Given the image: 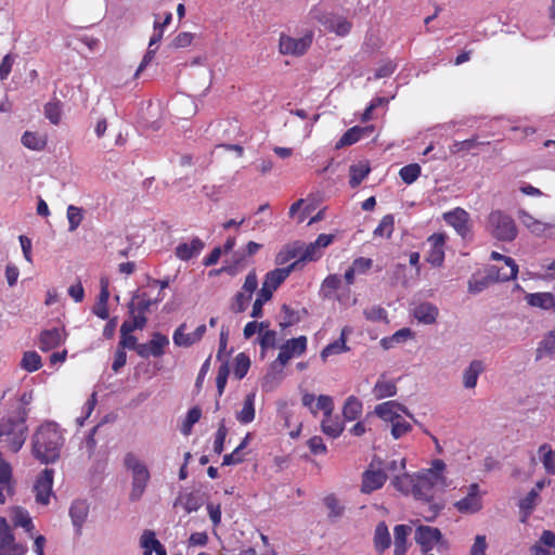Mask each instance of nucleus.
<instances>
[{
    "instance_id": "obj_17",
    "label": "nucleus",
    "mask_w": 555,
    "mask_h": 555,
    "mask_svg": "<svg viewBox=\"0 0 555 555\" xmlns=\"http://www.w3.org/2000/svg\"><path fill=\"white\" fill-rule=\"evenodd\" d=\"M186 323L180 324L172 335L173 344L178 347L182 348H189L196 343H198L205 335L207 327L205 324L198 325L194 332L192 333H185L186 332Z\"/></svg>"
},
{
    "instance_id": "obj_26",
    "label": "nucleus",
    "mask_w": 555,
    "mask_h": 555,
    "mask_svg": "<svg viewBox=\"0 0 555 555\" xmlns=\"http://www.w3.org/2000/svg\"><path fill=\"white\" fill-rule=\"evenodd\" d=\"M203 248L204 242L198 237H193L190 242L178 244L175 254L180 260L188 261L199 255Z\"/></svg>"
},
{
    "instance_id": "obj_49",
    "label": "nucleus",
    "mask_w": 555,
    "mask_h": 555,
    "mask_svg": "<svg viewBox=\"0 0 555 555\" xmlns=\"http://www.w3.org/2000/svg\"><path fill=\"white\" fill-rule=\"evenodd\" d=\"M487 276L477 278L473 275L468 281V292L470 294H479L483 292L490 284V282H496L493 278H490L489 270L487 271Z\"/></svg>"
},
{
    "instance_id": "obj_54",
    "label": "nucleus",
    "mask_w": 555,
    "mask_h": 555,
    "mask_svg": "<svg viewBox=\"0 0 555 555\" xmlns=\"http://www.w3.org/2000/svg\"><path fill=\"white\" fill-rule=\"evenodd\" d=\"M406 461L404 457L393 459L387 462H384V472L392 474V478L398 475H403L405 473Z\"/></svg>"
},
{
    "instance_id": "obj_43",
    "label": "nucleus",
    "mask_w": 555,
    "mask_h": 555,
    "mask_svg": "<svg viewBox=\"0 0 555 555\" xmlns=\"http://www.w3.org/2000/svg\"><path fill=\"white\" fill-rule=\"evenodd\" d=\"M175 505H181L186 513H193L201 508L202 500L196 493L190 492L180 495Z\"/></svg>"
},
{
    "instance_id": "obj_19",
    "label": "nucleus",
    "mask_w": 555,
    "mask_h": 555,
    "mask_svg": "<svg viewBox=\"0 0 555 555\" xmlns=\"http://www.w3.org/2000/svg\"><path fill=\"white\" fill-rule=\"evenodd\" d=\"M169 345V339L160 334L155 333L152 336V339L146 344H140L137 347V353L142 358L149 357H160L165 352V348Z\"/></svg>"
},
{
    "instance_id": "obj_48",
    "label": "nucleus",
    "mask_w": 555,
    "mask_h": 555,
    "mask_svg": "<svg viewBox=\"0 0 555 555\" xmlns=\"http://www.w3.org/2000/svg\"><path fill=\"white\" fill-rule=\"evenodd\" d=\"M541 461L547 474L555 475V451L548 444H542L539 448Z\"/></svg>"
},
{
    "instance_id": "obj_24",
    "label": "nucleus",
    "mask_w": 555,
    "mask_h": 555,
    "mask_svg": "<svg viewBox=\"0 0 555 555\" xmlns=\"http://www.w3.org/2000/svg\"><path fill=\"white\" fill-rule=\"evenodd\" d=\"M517 216L520 223L537 236H542L548 230L555 228V224L546 223L542 220H539L524 209L518 210Z\"/></svg>"
},
{
    "instance_id": "obj_58",
    "label": "nucleus",
    "mask_w": 555,
    "mask_h": 555,
    "mask_svg": "<svg viewBox=\"0 0 555 555\" xmlns=\"http://www.w3.org/2000/svg\"><path fill=\"white\" fill-rule=\"evenodd\" d=\"M271 300V297L259 289L256 296V300L253 304L250 317L253 319H259L263 315V305Z\"/></svg>"
},
{
    "instance_id": "obj_22",
    "label": "nucleus",
    "mask_w": 555,
    "mask_h": 555,
    "mask_svg": "<svg viewBox=\"0 0 555 555\" xmlns=\"http://www.w3.org/2000/svg\"><path fill=\"white\" fill-rule=\"evenodd\" d=\"M66 336L67 335L64 328L54 327L44 330L41 332L39 337V348L42 351L52 350L64 344Z\"/></svg>"
},
{
    "instance_id": "obj_18",
    "label": "nucleus",
    "mask_w": 555,
    "mask_h": 555,
    "mask_svg": "<svg viewBox=\"0 0 555 555\" xmlns=\"http://www.w3.org/2000/svg\"><path fill=\"white\" fill-rule=\"evenodd\" d=\"M443 220L463 238L470 232L469 215L463 208L457 207L451 211L444 212Z\"/></svg>"
},
{
    "instance_id": "obj_30",
    "label": "nucleus",
    "mask_w": 555,
    "mask_h": 555,
    "mask_svg": "<svg viewBox=\"0 0 555 555\" xmlns=\"http://www.w3.org/2000/svg\"><path fill=\"white\" fill-rule=\"evenodd\" d=\"M483 371V362L480 360H473L463 372L464 388L474 389L477 386L478 378Z\"/></svg>"
},
{
    "instance_id": "obj_34",
    "label": "nucleus",
    "mask_w": 555,
    "mask_h": 555,
    "mask_svg": "<svg viewBox=\"0 0 555 555\" xmlns=\"http://www.w3.org/2000/svg\"><path fill=\"white\" fill-rule=\"evenodd\" d=\"M130 320H126L120 326V334L132 333L134 330H142L146 324V317L137 314L134 310V302L129 305Z\"/></svg>"
},
{
    "instance_id": "obj_21",
    "label": "nucleus",
    "mask_w": 555,
    "mask_h": 555,
    "mask_svg": "<svg viewBox=\"0 0 555 555\" xmlns=\"http://www.w3.org/2000/svg\"><path fill=\"white\" fill-rule=\"evenodd\" d=\"M374 411L378 417L387 423L396 421L402 416V414L412 417L405 406L392 400L377 404Z\"/></svg>"
},
{
    "instance_id": "obj_12",
    "label": "nucleus",
    "mask_w": 555,
    "mask_h": 555,
    "mask_svg": "<svg viewBox=\"0 0 555 555\" xmlns=\"http://www.w3.org/2000/svg\"><path fill=\"white\" fill-rule=\"evenodd\" d=\"M53 477L54 470L52 468H44L36 478L33 487L35 500L37 504L47 506L53 496Z\"/></svg>"
},
{
    "instance_id": "obj_23",
    "label": "nucleus",
    "mask_w": 555,
    "mask_h": 555,
    "mask_svg": "<svg viewBox=\"0 0 555 555\" xmlns=\"http://www.w3.org/2000/svg\"><path fill=\"white\" fill-rule=\"evenodd\" d=\"M9 518L14 527L22 528L29 537H34L35 525L27 509L21 506L11 507Z\"/></svg>"
},
{
    "instance_id": "obj_27",
    "label": "nucleus",
    "mask_w": 555,
    "mask_h": 555,
    "mask_svg": "<svg viewBox=\"0 0 555 555\" xmlns=\"http://www.w3.org/2000/svg\"><path fill=\"white\" fill-rule=\"evenodd\" d=\"M89 514V504L85 500H76L69 508V517L77 532H80Z\"/></svg>"
},
{
    "instance_id": "obj_11",
    "label": "nucleus",
    "mask_w": 555,
    "mask_h": 555,
    "mask_svg": "<svg viewBox=\"0 0 555 555\" xmlns=\"http://www.w3.org/2000/svg\"><path fill=\"white\" fill-rule=\"evenodd\" d=\"M313 40V33L307 31L299 38L282 34L279 40V50L283 55L300 56L310 48Z\"/></svg>"
},
{
    "instance_id": "obj_41",
    "label": "nucleus",
    "mask_w": 555,
    "mask_h": 555,
    "mask_svg": "<svg viewBox=\"0 0 555 555\" xmlns=\"http://www.w3.org/2000/svg\"><path fill=\"white\" fill-rule=\"evenodd\" d=\"M371 168L367 163L360 162L351 165L349 168L350 180L349 184L351 188H357L370 173Z\"/></svg>"
},
{
    "instance_id": "obj_38",
    "label": "nucleus",
    "mask_w": 555,
    "mask_h": 555,
    "mask_svg": "<svg viewBox=\"0 0 555 555\" xmlns=\"http://www.w3.org/2000/svg\"><path fill=\"white\" fill-rule=\"evenodd\" d=\"M413 337V332L409 327H403L398 330L391 336L384 337L380 339L379 344L385 349H391L397 345L405 343L408 339Z\"/></svg>"
},
{
    "instance_id": "obj_14",
    "label": "nucleus",
    "mask_w": 555,
    "mask_h": 555,
    "mask_svg": "<svg viewBox=\"0 0 555 555\" xmlns=\"http://www.w3.org/2000/svg\"><path fill=\"white\" fill-rule=\"evenodd\" d=\"M490 259L494 261H503L506 266V271L502 272L499 269V266H491L488 268L490 272V278H493L495 281L506 282L511 280H515L518 274V266L515 260L511 257L501 255L498 251H492L490 255Z\"/></svg>"
},
{
    "instance_id": "obj_63",
    "label": "nucleus",
    "mask_w": 555,
    "mask_h": 555,
    "mask_svg": "<svg viewBox=\"0 0 555 555\" xmlns=\"http://www.w3.org/2000/svg\"><path fill=\"white\" fill-rule=\"evenodd\" d=\"M159 541L155 538V533L151 530H145L141 537V546L144 548L143 555H152L153 548Z\"/></svg>"
},
{
    "instance_id": "obj_4",
    "label": "nucleus",
    "mask_w": 555,
    "mask_h": 555,
    "mask_svg": "<svg viewBox=\"0 0 555 555\" xmlns=\"http://www.w3.org/2000/svg\"><path fill=\"white\" fill-rule=\"evenodd\" d=\"M124 465L131 473L132 489L130 499L137 501L141 498L150 480L147 466L134 453H127L124 457Z\"/></svg>"
},
{
    "instance_id": "obj_29",
    "label": "nucleus",
    "mask_w": 555,
    "mask_h": 555,
    "mask_svg": "<svg viewBox=\"0 0 555 555\" xmlns=\"http://www.w3.org/2000/svg\"><path fill=\"white\" fill-rule=\"evenodd\" d=\"M351 332L349 327H344L340 333V337L335 341L328 344L320 353L323 361H326L328 357L340 354L349 351L347 346V336Z\"/></svg>"
},
{
    "instance_id": "obj_47",
    "label": "nucleus",
    "mask_w": 555,
    "mask_h": 555,
    "mask_svg": "<svg viewBox=\"0 0 555 555\" xmlns=\"http://www.w3.org/2000/svg\"><path fill=\"white\" fill-rule=\"evenodd\" d=\"M540 495L537 491L530 490L528 494L519 502V508L524 514L522 521L532 513L534 507L538 505Z\"/></svg>"
},
{
    "instance_id": "obj_60",
    "label": "nucleus",
    "mask_w": 555,
    "mask_h": 555,
    "mask_svg": "<svg viewBox=\"0 0 555 555\" xmlns=\"http://www.w3.org/2000/svg\"><path fill=\"white\" fill-rule=\"evenodd\" d=\"M314 409H318V412L322 411L324 416H328V415L333 414V411H334L333 398L327 395H320L315 400Z\"/></svg>"
},
{
    "instance_id": "obj_16",
    "label": "nucleus",
    "mask_w": 555,
    "mask_h": 555,
    "mask_svg": "<svg viewBox=\"0 0 555 555\" xmlns=\"http://www.w3.org/2000/svg\"><path fill=\"white\" fill-rule=\"evenodd\" d=\"M307 349V337L299 336L297 338H292L286 340L281 347L280 352L275 362L281 365H285L288 361L294 357H299L306 352Z\"/></svg>"
},
{
    "instance_id": "obj_25",
    "label": "nucleus",
    "mask_w": 555,
    "mask_h": 555,
    "mask_svg": "<svg viewBox=\"0 0 555 555\" xmlns=\"http://www.w3.org/2000/svg\"><path fill=\"white\" fill-rule=\"evenodd\" d=\"M413 317L418 323L431 325L436 323L439 317V309L431 302H420L413 308Z\"/></svg>"
},
{
    "instance_id": "obj_1",
    "label": "nucleus",
    "mask_w": 555,
    "mask_h": 555,
    "mask_svg": "<svg viewBox=\"0 0 555 555\" xmlns=\"http://www.w3.org/2000/svg\"><path fill=\"white\" fill-rule=\"evenodd\" d=\"M447 465L436 459L431 462L429 468L421 469L415 474H403L391 478V486L404 495H412L416 501L428 505L431 516L435 518L443 508L442 502L435 500L438 491H443L449 487L447 478Z\"/></svg>"
},
{
    "instance_id": "obj_62",
    "label": "nucleus",
    "mask_w": 555,
    "mask_h": 555,
    "mask_svg": "<svg viewBox=\"0 0 555 555\" xmlns=\"http://www.w3.org/2000/svg\"><path fill=\"white\" fill-rule=\"evenodd\" d=\"M228 435V429L225 426V421L221 420L218 426V430L216 433L215 441H214V451L217 454H220L223 451V446L225 441V437Z\"/></svg>"
},
{
    "instance_id": "obj_56",
    "label": "nucleus",
    "mask_w": 555,
    "mask_h": 555,
    "mask_svg": "<svg viewBox=\"0 0 555 555\" xmlns=\"http://www.w3.org/2000/svg\"><path fill=\"white\" fill-rule=\"evenodd\" d=\"M201 416H202V411L197 406L192 408L188 412L186 418L181 428V431L184 436H189L191 434L193 425L199 421Z\"/></svg>"
},
{
    "instance_id": "obj_35",
    "label": "nucleus",
    "mask_w": 555,
    "mask_h": 555,
    "mask_svg": "<svg viewBox=\"0 0 555 555\" xmlns=\"http://www.w3.org/2000/svg\"><path fill=\"white\" fill-rule=\"evenodd\" d=\"M372 131V127H359L354 126L348 129L336 144L337 149L343 146L351 145L358 142L361 138L365 137Z\"/></svg>"
},
{
    "instance_id": "obj_7",
    "label": "nucleus",
    "mask_w": 555,
    "mask_h": 555,
    "mask_svg": "<svg viewBox=\"0 0 555 555\" xmlns=\"http://www.w3.org/2000/svg\"><path fill=\"white\" fill-rule=\"evenodd\" d=\"M309 16L311 20L321 23L325 29L335 33L338 36H347L351 30V23L347 18L327 13L320 7L311 9Z\"/></svg>"
},
{
    "instance_id": "obj_50",
    "label": "nucleus",
    "mask_w": 555,
    "mask_h": 555,
    "mask_svg": "<svg viewBox=\"0 0 555 555\" xmlns=\"http://www.w3.org/2000/svg\"><path fill=\"white\" fill-rule=\"evenodd\" d=\"M299 251H300L299 243H295L293 245H287L276 255L275 261L278 264H283L293 259L297 260L299 258Z\"/></svg>"
},
{
    "instance_id": "obj_9",
    "label": "nucleus",
    "mask_w": 555,
    "mask_h": 555,
    "mask_svg": "<svg viewBox=\"0 0 555 555\" xmlns=\"http://www.w3.org/2000/svg\"><path fill=\"white\" fill-rule=\"evenodd\" d=\"M414 539L425 553L431 551L435 546L442 550L448 547L441 531L436 527L420 525L415 530Z\"/></svg>"
},
{
    "instance_id": "obj_40",
    "label": "nucleus",
    "mask_w": 555,
    "mask_h": 555,
    "mask_svg": "<svg viewBox=\"0 0 555 555\" xmlns=\"http://www.w3.org/2000/svg\"><path fill=\"white\" fill-rule=\"evenodd\" d=\"M397 393V386L392 380L386 379L383 376L377 379L373 395L375 399L380 400L384 398L392 397Z\"/></svg>"
},
{
    "instance_id": "obj_3",
    "label": "nucleus",
    "mask_w": 555,
    "mask_h": 555,
    "mask_svg": "<svg viewBox=\"0 0 555 555\" xmlns=\"http://www.w3.org/2000/svg\"><path fill=\"white\" fill-rule=\"evenodd\" d=\"M487 230L492 237L502 242H512L517 237L515 220L507 212L493 210L487 218Z\"/></svg>"
},
{
    "instance_id": "obj_37",
    "label": "nucleus",
    "mask_w": 555,
    "mask_h": 555,
    "mask_svg": "<svg viewBox=\"0 0 555 555\" xmlns=\"http://www.w3.org/2000/svg\"><path fill=\"white\" fill-rule=\"evenodd\" d=\"M256 392L248 393L243 403V408L236 413V420L241 424H249L255 420Z\"/></svg>"
},
{
    "instance_id": "obj_46",
    "label": "nucleus",
    "mask_w": 555,
    "mask_h": 555,
    "mask_svg": "<svg viewBox=\"0 0 555 555\" xmlns=\"http://www.w3.org/2000/svg\"><path fill=\"white\" fill-rule=\"evenodd\" d=\"M66 218L68 221V231L74 232L83 220V209L75 205H69L66 209Z\"/></svg>"
},
{
    "instance_id": "obj_64",
    "label": "nucleus",
    "mask_w": 555,
    "mask_h": 555,
    "mask_svg": "<svg viewBox=\"0 0 555 555\" xmlns=\"http://www.w3.org/2000/svg\"><path fill=\"white\" fill-rule=\"evenodd\" d=\"M364 315L367 320L373 322H386L387 311L380 306H373L364 310Z\"/></svg>"
},
{
    "instance_id": "obj_53",
    "label": "nucleus",
    "mask_w": 555,
    "mask_h": 555,
    "mask_svg": "<svg viewBox=\"0 0 555 555\" xmlns=\"http://www.w3.org/2000/svg\"><path fill=\"white\" fill-rule=\"evenodd\" d=\"M421 171L422 168L418 164H410L400 169L399 176L404 183L412 184L418 179Z\"/></svg>"
},
{
    "instance_id": "obj_57",
    "label": "nucleus",
    "mask_w": 555,
    "mask_h": 555,
    "mask_svg": "<svg viewBox=\"0 0 555 555\" xmlns=\"http://www.w3.org/2000/svg\"><path fill=\"white\" fill-rule=\"evenodd\" d=\"M391 435L395 439H399L409 431H411V424L403 417L400 416L396 421L391 422Z\"/></svg>"
},
{
    "instance_id": "obj_59",
    "label": "nucleus",
    "mask_w": 555,
    "mask_h": 555,
    "mask_svg": "<svg viewBox=\"0 0 555 555\" xmlns=\"http://www.w3.org/2000/svg\"><path fill=\"white\" fill-rule=\"evenodd\" d=\"M96 392H92V395L90 396V398L87 400L82 408L81 415L76 418V423L79 427L83 426L85 421L90 417L96 405Z\"/></svg>"
},
{
    "instance_id": "obj_36",
    "label": "nucleus",
    "mask_w": 555,
    "mask_h": 555,
    "mask_svg": "<svg viewBox=\"0 0 555 555\" xmlns=\"http://www.w3.org/2000/svg\"><path fill=\"white\" fill-rule=\"evenodd\" d=\"M21 141L26 149L31 151H42L48 143L46 134L33 131H25Z\"/></svg>"
},
{
    "instance_id": "obj_39",
    "label": "nucleus",
    "mask_w": 555,
    "mask_h": 555,
    "mask_svg": "<svg viewBox=\"0 0 555 555\" xmlns=\"http://www.w3.org/2000/svg\"><path fill=\"white\" fill-rule=\"evenodd\" d=\"M362 402L354 396H349L343 406V415L345 421L351 422L359 418L362 414Z\"/></svg>"
},
{
    "instance_id": "obj_20",
    "label": "nucleus",
    "mask_w": 555,
    "mask_h": 555,
    "mask_svg": "<svg viewBox=\"0 0 555 555\" xmlns=\"http://www.w3.org/2000/svg\"><path fill=\"white\" fill-rule=\"evenodd\" d=\"M447 236L442 233H435L428 237L430 249L426 260L434 267H441L444 260V245Z\"/></svg>"
},
{
    "instance_id": "obj_5",
    "label": "nucleus",
    "mask_w": 555,
    "mask_h": 555,
    "mask_svg": "<svg viewBox=\"0 0 555 555\" xmlns=\"http://www.w3.org/2000/svg\"><path fill=\"white\" fill-rule=\"evenodd\" d=\"M27 427L24 421L13 422L11 420H0V442H4L12 452L21 450L26 440Z\"/></svg>"
},
{
    "instance_id": "obj_32",
    "label": "nucleus",
    "mask_w": 555,
    "mask_h": 555,
    "mask_svg": "<svg viewBox=\"0 0 555 555\" xmlns=\"http://www.w3.org/2000/svg\"><path fill=\"white\" fill-rule=\"evenodd\" d=\"M373 543L376 552L379 554L390 547L391 537L388 527L384 521L378 522L375 527Z\"/></svg>"
},
{
    "instance_id": "obj_33",
    "label": "nucleus",
    "mask_w": 555,
    "mask_h": 555,
    "mask_svg": "<svg viewBox=\"0 0 555 555\" xmlns=\"http://www.w3.org/2000/svg\"><path fill=\"white\" fill-rule=\"evenodd\" d=\"M525 298L527 304L531 307L543 310L555 309V296L552 293H532L528 294Z\"/></svg>"
},
{
    "instance_id": "obj_10",
    "label": "nucleus",
    "mask_w": 555,
    "mask_h": 555,
    "mask_svg": "<svg viewBox=\"0 0 555 555\" xmlns=\"http://www.w3.org/2000/svg\"><path fill=\"white\" fill-rule=\"evenodd\" d=\"M27 550L26 544L16 541L9 520L0 516V555H24Z\"/></svg>"
},
{
    "instance_id": "obj_28",
    "label": "nucleus",
    "mask_w": 555,
    "mask_h": 555,
    "mask_svg": "<svg viewBox=\"0 0 555 555\" xmlns=\"http://www.w3.org/2000/svg\"><path fill=\"white\" fill-rule=\"evenodd\" d=\"M412 532L409 525H397L393 528V555H405L408 551V538Z\"/></svg>"
},
{
    "instance_id": "obj_13",
    "label": "nucleus",
    "mask_w": 555,
    "mask_h": 555,
    "mask_svg": "<svg viewBox=\"0 0 555 555\" xmlns=\"http://www.w3.org/2000/svg\"><path fill=\"white\" fill-rule=\"evenodd\" d=\"M454 507L462 514H475L482 508V492L477 483L467 487L466 495L454 503Z\"/></svg>"
},
{
    "instance_id": "obj_15",
    "label": "nucleus",
    "mask_w": 555,
    "mask_h": 555,
    "mask_svg": "<svg viewBox=\"0 0 555 555\" xmlns=\"http://www.w3.org/2000/svg\"><path fill=\"white\" fill-rule=\"evenodd\" d=\"M297 268L298 261H294L285 268H278L268 272L264 276L260 291L272 298L273 293L278 287L286 280L291 272Z\"/></svg>"
},
{
    "instance_id": "obj_61",
    "label": "nucleus",
    "mask_w": 555,
    "mask_h": 555,
    "mask_svg": "<svg viewBox=\"0 0 555 555\" xmlns=\"http://www.w3.org/2000/svg\"><path fill=\"white\" fill-rule=\"evenodd\" d=\"M250 361L244 353H238L235 358L234 375L236 378L242 379L248 372Z\"/></svg>"
},
{
    "instance_id": "obj_51",
    "label": "nucleus",
    "mask_w": 555,
    "mask_h": 555,
    "mask_svg": "<svg viewBox=\"0 0 555 555\" xmlns=\"http://www.w3.org/2000/svg\"><path fill=\"white\" fill-rule=\"evenodd\" d=\"M322 253L319 249V247L315 245V243H310L306 247H302L300 245V251H299V258L296 260L298 261V266L300 263L307 262V261H314L321 257Z\"/></svg>"
},
{
    "instance_id": "obj_42",
    "label": "nucleus",
    "mask_w": 555,
    "mask_h": 555,
    "mask_svg": "<svg viewBox=\"0 0 555 555\" xmlns=\"http://www.w3.org/2000/svg\"><path fill=\"white\" fill-rule=\"evenodd\" d=\"M321 428L322 431L331 438H337L344 431V425L337 418L333 417V414L323 417Z\"/></svg>"
},
{
    "instance_id": "obj_31",
    "label": "nucleus",
    "mask_w": 555,
    "mask_h": 555,
    "mask_svg": "<svg viewBox=\"0 0 555 555\" xmlns=\"http://www.w3.org/2000/svg\"><path fill=\"white\" fill-rule=\"evenodd\" d=\"M548 548H552L555 555V532L544 530L539 541L531 546L530 551L532 555H551Z\"/></svg>"
},
{
    "instance_id": "obj_8",
    "label": "nucleus",
    "mask_w": 555,
    "mask_h": 555,
    "mask_svg": "<svg viewBox=\"0 0 555 555\" xmlns=\"http://www.w3.org/2000/svg\"><path fill=\"white\" fill-rule=\"evenodd\" d=\"M258 287V279L255 270H251L245 278L243 286L231 300L230 310L234 313L244 312L251 300L255 291Z\"/></svg>"
},
{
    "instance_id": "obj_52",
    "label": "nucleus",
    "mask_w": 555,
    "mask_h": 555,
    "mask_svg": "<svg viewBox=\"0 0 555 555\" xmlns=\"http://www.w3.org/2000/svg\"><path fill=\"white\" fill-rule=\"evenodd\" d=\"M395 229V219L392 215H386L382 218L379 224L374 230L375 236L389 238Z\"/></svg>"
},
{
    "instance_id": "obj_55",
    "label": "nucleus",
    "mask_w": 555,
    "mask_h": 555,
    "mask_svg": "<svg viewBox=\"0 0 555 555\" xmlns=\"http://www.w3.org/2000/svg\"><path fill=\"white\" fill-rule=\"evenodd\" d=\"M324 504L328 511L330 518L336 519L343 515L345 507L340 504L339 500L336 496L327 495L324 499Z\"/></svg>"
},
{
    "instance_id": "obj_6",
    "label": "nucleus",
    "mask_w": 555,
    "mask_h": 555,
    "mask_svg": "<svg viewBox=\"0 0 555 555\" xmlns=\"http://www.w3.org/2000/svg\"><path fill=\"white\" fill-rule=\"evenodd\" d=\"M387 480V474L384 472V461L374 456L367 468L362 473L361 477V492L370 494L384 487Z\"/></svg>"
},
{
    "instance_id": "obj_44",
    "label": "nucleus",
    "mask_w": 555,
    "mask_h": 555,
    "mask_svg": "<svg viewBox=\"0 0 555 555\" xmlns=\"http://www.w3.org/2000/svg\"><path fill=\"white\" fill-rule=\"evenodd\" d=\"M46 118L52 125H59L62 119V103L59 100L49 101L43 108Z\"/></svg>"
},
{
    "instance_id": "obj_2",
    "label": "nucleus",
    "mask_w": 555,
    "mask_h": 555,
    "mask_svg": "<svg viewBox=\"0 0 555 555\" xmlns=\"http://www.w3.org/2000/svg\"><path fill=\"white\" fill-rule=\"evenodd\" d=\"M31 442L34 456L48 464L60 457L64 436L56 423L46 422L35 431Z\"/></svg>"
},
{
    "instance_id": "obj_45",
    "label": "nucleus",
    "mask_w": 555,
    "mask_h": 555,
    "mask_svg": "<svg viewBox=\"0 0 555 555\" xmlns=\"http://www.w3.org/2000/svg\"><path fill=\"white\" fill-rule=\"evenodd\" d=\"M42 366L41 357L36 351L24 352L21 367L29 373L38 371Z\"/></svg>"
}]
</instances>
